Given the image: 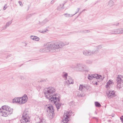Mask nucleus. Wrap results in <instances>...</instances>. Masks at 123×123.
<instances>
[{
	"label": "nucleus",
	"instance_id": "1",
	"mask_svg": "<svg viewBox=\"0 0 123 123\" xmlns=\"http://www.w3.org/2000/svg\"><path fill=\"white\" fill-rule=\"evenodd\" d=\"M13 109L10 108L7 105H5L2 106L0 109V113L2 116L7 117L8 115L11 114L13 112Z\"/></svg>",
	"mask_w": 123,
	"mask_h": 123
},
{
	"label": "nucleus",
	"instance_id": "2",
	"mask_svg": "<svg viewBox=\"0 0 123 123\" xmlns=\"http://www.w3.org/2000/svg\"><path fill=\"white\" fill-rule=\"evenodd\" d=\"M55 91L54 87H49L44 89V93L46 97L49 99L52 95L54 94Z\"/></svg>",
	"mask_w": 123,
	"mask_h": 123
},
{
	"label": "nucleus",
	"instance_id": "3",
	"mask_svg": "<svg viewBox=\"0 0 123 123\" xmlns=\"http://www.w3.org/2000/svg\"><path fill=\"white\" fill-rule=\"evenodd\" d=\"M52 46H53L54 50L62 48L64 46V42L61 41H56L51 42Z\"/></svg>",
	"mask_w": 123,
	"mask_h": 123
},
{
	"label": "nucleus",
	"instance_id": "4",
	"mask_svg": "<svg viewBox=\"0 0 123 123\" xmlns=\"http://www.w3.org/2000/svg\"><path fill=\"white\" fill-rule=\"evenodd\" d=\"M51 43H50L46 45L45 47L39 50V51L41 52H48L50 51H52L54 50L53 46H52Z\"/></svg>",
	"mask_w": 123,
	"mask_h": 123
},
{
	"label": "nucleus",
	"instance_id": "5",
	"mask_svg": "<svg viewBox=\"0 0 123 123\" xmlns=\"http://www.w3.org/2000/svg\"><path fill=\"white\" fill-rule=\"evenodd\" d=\"M30 121L28 112L26 111H25L23 113L22 119L20 120V122L21 123H26Z\"/></svg>",
	"mask_w": 123,
	"mask_h": 123
},
{
	"label": "nucleus",
	"instance_id": "6",
	"mask_svg": "<svg viewBox=\"0 0 123 123\" xmlns=\"http://www.w3.org/2000/svg\"><path fill=\"white\" fill-rule=\"evenodd\" d=\"M49 100L52 102L54 103H55L56 102H59L60 101L59 97L58 94L56 93L52 95Z\"/></svg>",
	"mask_w": 123,
	"mask_h": 123
},
{
	"label": "nucleus",
	"instance_id": "7",
	"mask_svg": "<svg viewBox=\"0 0 123 123\" xmlns=\"http://www.w3.org/2000/svg\"><path fill=\"white\" fill-rule=\"evenodd\" d=\"M107 97L109 98H111L114 97L115 93L114 91L109 90L106 92Z\"/></svg>",
	"mask_w": 123,
	"mask_h": 123
},
{
	"label": "nucleus",
	"instance_id": "8",
	"mask_svg": "<svg viewBox=\"0 0 123 123\" xmlns=\"http://www.w3.org/2000/svg\"><path fill=\"white\" fill-rule=\"evenodd\" d=\"M77 68H78L80 70H85V69L87 67L86 66L82 64L79 63L77 65Z\"/></svg>",
	"mask_w": 123,
	"mask_h": 123
},
{
	"label": "nucleus",
	"instance_id": "9",
	"mask_svg": "<svg viewBox=\"0 0 123 123\" xmlns=\"http://www.w3.org/2000/svg\"><path fill=\"white\" fill-rule=\"evenodd\" d=\"M53 108V106L48 107V108L49 110L47 111V112L49 111L50 114L51 113L52 115V117L54 116V110Z\"/></svg>",
	"mask_w": 123,
	"mask_h": 123
},
{
	"label": "nucleus",
	"instance_id": "10",
	"mask_svg": "<svg viewBox=\"0 0 123 123\" xmlns=\"http://www.w3.org/2000/svg\"><path fill=\"white\" fill-rule=\"evenodd\" d=\"M22 101L21 102V104L25 103L27 101V95L25 94L24 96L22 97Z\"/></svg>",
	"mask_w": 123,
	"mask_h": 123
},
{
	"label": "nucleus",
	"instance_id": "11",
	"mask_svg": "<svg viewBox=\"0 0 123 123\" xmlns=\"http://www.w3.org/2000/svg\"><path fill=\"white\" fill-rule=\"evenodd\" d=\"M68 78L67 79V81H66V83L68 84H73L74 83V81L73 79L70 77H68Z\"/></svg>",
	"mask_w": 123,
	"mask_h": 123
},
{
	"label": "nucleus",
	"instance_id": "12",
	"mask_svg": "<svg viewBox=\"0 0 123 123\" xmlns=\"http://www.w3.org/2000/svg\"><path fill=\"white\" fill-rule=\"evenodd\" d=\"M12 20L11 21H8L7 22L5 27L3 28V30H5L12 23Z\"/></svg>",
	"mask_w": 123,
	"mask_h": 123
},
{
	"label": "nucleus",
	"instance_id": "13",
	"mask_svg": "<svg viewBox=\"0 0 123 123\" xmlns=\"http://www.w3.org/2000/svg\"><path fill=\"white\" fill-rule=\"evenodd\" d=\"M121 77V75H118L117 77L116 80L117 83H121V82L122 81Z\"/></svg>",
	"mask_w": 123,
	"mask_h": 123
},
{
	"label": "nucleus",
	"instance_id": "14",
	"mask_svg": "<svg viewBox=\"0 0 123 123\" xmlns=\"http://www.w3.org/2000/svg\"><path fill=\"white\" fill-rule=\"evenodd\" d=\"M83 55L86 56H90V50H84L83 52Z\"/></svg>",
	"mask_w": 123,
	"mask_h": 123
},
{
	"label": "nucleus",
	"instance_id": "15",
	"mask_svg": "<svg viewBox=\"0 0 123 123\" xmlns=\"http://www.w3.org/2000/svg\"><path fill=\"white\" fill-rule=\"evenodd\" d=\"M59 102H56L55 103H54V104H55V106L57 110L60 108V107L61 105V104Z\"/></svg>",
	"mask_w": 123,
	"mask_h": 123
},
{
	"label": "nucleus",
	"instance_id": "16",
	"mask_svg": "<svg viewBox=\"0 0 123 123\" xmlns=\"http://www.w3.org/2000/svg\"><path fill=\"white\" fill-rule=\"evenodd\" d=\"M19 97L17 98H15L13 99V102H15L16 103H18L19 104H21V102H20L19 100Z\"/></svg>",
	"mask_w": 123,
	"mask_h": 123
},
{
	"label": "nucleus",
	"instance_id": "17",
	"mask_svg": "<svg viewBox=\"0 0 123 123\" xmlns=\"http://www.w3.org/2000/svg\"><path fill=\"white\" fill-rule=\"evenodd\" d=\"M96 74L91 75H89L88 76V78L90 80H91L93 78H96Z\"/></svg>",
	"mask_w": 123,
	"mask_h": 123
},
{
	"label": "nucleus",
	"instance_id": "18",
	"mask_svg": "<svg viewBox=\"0 0 123 123\" xmlns=\"http://www.w3.org/2000/svg\"><path fill=\"white\" fill-rule=\"evenodd\" d=\"M49 21V20L48 19L46 18L42 22H40V24L42 25H44L46 23Z\"/></svg>",
	"mask_w": 123,
	"mask_h": 123
},
{
	"label": "nucleus",
	"instance_id": "19",
	"mask_svg": "<svg viewBox=\"0 0 123 123\" xmlns=\"http://www.w3.org/2000/svg\"><path fill=\"white\" fill-rule=\"evenodd\" d=\"M115 33H123V29H117V32H115Z\"/></svg>",
	"mask_w": 123,
	"mask_h": 123
},
{
	"label": "nucleus",
	"instance_id": "20",
	"mask_svg": "<svg viewBox=\"0 0 123 123\" xmlns=\"http://www.w3.org/2000/svg\"><path fill=\"white\" fill-rule=\"evenodd\" d=\"M63 15L66 17L69 18V17H72L74 15V14L72 15L66 13L64 14Z\"/></svg>",
	"mask_w": 123,
	"mask_h": 123
},
{
	"label": "nucleus",
	"instance_id": "21",
	"mask_svg": "<svg viewBox=\"0 0 123 123\" xmlns=\"http://www.w3.org/2000/svg\"><path fill=\"white\" fill-rule=\"evenodd\" d=\"M114 5V3L113 1L111 0L109 2L108 5L110 7Z\"/></svg>",
	"mask_w": 123,
	"mask_h": 123
},
{
	"label": "nucleus",
	"instance_id": "22",
	"mask_svg": "<svg viewBox=\"0 0 123 123\" xmlns=\"http://www.w3.org/2000/svg\"><path fill=\"white\" fill-rule=\"evenodd\" d=\"M96 78L97 79H99L101 80H103L102 77L100 75H99L98 74H96Z\"/></svg>",
	"mask_w": 123,
	"mask_h": 123
},
{
	"label": "nucleus",
	"instance_id": "23",
	"mask_svg": "<svg viewBox=\"0 0 123 123\" xmlns=\"http://www.w3.org/2000/svg\"><path fill=\"white\" fill-rule=\"evenodd\" d=\"M65 2L64 4H63V6L62 7V6L61 5H60V6H59L57 8V10H61L62 9H63L64 8V7H63V6L64 5L65 3Z\"/></svg>",
	"mask_w": 123,
	"mask_h": 123
},
{
	"label": "nucleus",
	"instance_id": "24",
	"mask_svg": "<svg viewBox=\"0 0 123 123\" xmlns=\"http://www.w3.org/2000/svg\"><path fill=\"white\" fill-rule=\"evenodd\" d=\"M63 74H64L63 75V77L65 78V80L66 79H67V77L68 75V73L65 72H63Z\"/></svg>",
	"mask_w": 123,
	"mask_h": 123
},
{
	"label": "nucleus",
	"instance_id": "25",
	"mask_svg": "<svg viewBox=\"0 0 123 123\" xmlns=\"http://www.w3.org/2000/svg\"><path fill=\"white\" fill-rule=\"evenodd\" d=\"M86 87V86L80 85L79 87V90L80 91H82L83 89H84Z\"/></svg>",
	"mask_w": 123,
	"mask_h": 123
},
{
	"label": "nucleus",
	"instance_id": "26",
	"mask_svg": "<svg viewBox=\"0 0 123 123\" xmlns=\"http://www.w3.org/2000/svg\"><path fill=\"white\" fill-rule=\"evenodd\" d=\"M95 106L97 107H100L101 106L100 104L98 102H95Z\"/></svg>",
	"mask_w": 123,
	"mask_h": 123
},
{
	"label": "nucleus",
	"instance_id": "27",
	"mask_svg": "<svg viewBox=\"0 0 123 123\" xmlns=\"http://www.w3.org/2000/svg\"><path fill=\"white\" fill-rule=\"evenodd\" d=\"M95 52H96V51H94L93 50V51H91L90 50V56L92 55L93 54H94L95 53Z\"/></svg>",
	"mask_w": 123,
	"mask_h": 123
},
{
	"label": "nucleus",
	"instance_id": "28",
	"mask_svg": "<svg viewBox=\"0 0 123 123\" xmlns=\"http://www.w3.org/2000/svg\"><path fill=\"white\" fill-rule=\"evenodd\" d=\"M67 117H69L71 116V114L69 111H67L66 115L65 114Z\"/></svg>",
	"mask_w": 123,
	"mask_h": 123
},
{
	"label": "nucleus",
	"instance_id": "29",
	"mask_svg": "<svg viewBox=\"0 0 123 123\" xmlns=\"http://www.w3.org/2000/svg\"><path fill=\"white\" fill-rule=\"evenodd\" d=\"M112 83V82L110 80H109L108 82L106 84V87L107 88H108V87L110 85V84H111Z\"/></svg>",
	"mask_w": 123,
	"mask_h": 123
},
{
	"label": "nucleus",
	"instance_id": "30",
	"mask_svg": "<svg viewBox=\"0 0 123 123\" xmlns=\"http://www.w3.org/2000/svg\"><path fill=\"white\" fill-rule=\"evenodd\" d=\"M117 32V29H115L111 30V31L110 33L111 34H117V33H115V32Z\"/></svg>",
	"mask_w": 123,
	"mask_h": 123
},
{
	"label": "nucleus",
	"instance_id": "31",
	"mask_svg": "<svg viewBox=\"0 0 123 123\" xmlns=\"http://www.w3.org/2000/svg\"><path fill=\"white\" fill-rule=\"evenodd\" d=\"M39 37L36 36H34L33 40H34L36 41H39Z\"/></svg>",
	"mask_w": 123,
	"mask_h": 123
},
{
	"label": "nucleus",
	"instance_id": "32",
	"mask_svg": "<svg viewBox=\"0 0 123 123\" xmlns=\"http://www.w3.org/2000/svg\"><path fill=\"white\" fill-rule=\"evenodd\" d=\"M86 63L88 64H91L92 63V62L91 61L87 60L86 61Z\"/></svg>",
	"mask_w": 123,
	"mask_h": 123
},
{
	"label": "nucleus",
	"instance_id": "33",
	"mask_svg": "<svg viewBox=\"0 0 123 123\" xmlns=\"http://www.w3.org/2000/svg\"><path fill=\"white\" fill-rule=\"evenodd\" d=\"M69 117H67L66 116V117L64 119V120H63V121H64V122H68V121L69 120L68 119V118Z\"/></svg>",
	"mask_w": 123,
	"mask_h": 123
},
{
	"label": "nucleus",
	"instance_id": "34",
	"mask_svg": "<svg viewBox=\"0 0 123 123\" xmlns=\"http://www.w3.org/2000/svg\"><path fill=\"white\" fill-rule=\"evenodd\" d=\"M48 30L47 29H46V30L45 31H38L40 33H44L45 32H47V31H48Z\"/></svg>",
	"mask_w": 123,
	"mask_h": 123
},
{
	"label": "nucleus",
	"instance_id": "35",
	"mask_svg": "<svg viewBox=\"0 0 123 123\" xmlns=\"http://www.w3.org/2000/svg\"><path fill=\"white\" fill-rule=\"evenodd\" d=\"M117 87L118 89H120L121 88L120 83H117Z\"/></svg>",
	"mask_w": 123,
	"mask_h": 123
},
{
	"label": "nucleus",
	"instance_id": "36",
	"mask_svg": "<svg viewBox=\"0 0 123 123\" xmlns=\"http://www.w3.org/2000/svg\"><path fill=\"white\" fill-rule=\"evenodd\" d=\"M39 123H46L45 120L44 119H41Z\"/></svg>",
	"mask_w": 123,
	"mask_h": 123
},
{
	"label": "nucleus",
	"instance_id": "37",
	"mask_svg": "<svg viewBox=\"0 0 123 123\" xmlns=\"http://www.w3.org/2000/svg\"><path fill=\"white\" fill-rule=\"evenodd\" d=\"M70 68H77V65L76 66L75 65H72L70 66Z\"/></svg>",
	"mask_w": 123,
	"mask_h": 123
},
{
	"label": "nucleus",
	"instance_id": "38",
	"mask_svg": "<svg viewBox=\"0 0 123 123\" xmlns=\"http://www.w3.org/2000/svg\"><path fill=\"white\" fill-rule=\"evenodd\" d=\"M102 48V46L101 45H100L99 46H97L96 47V48L97 49H101Z\"/></svg>",
	"mask_w": 123,
	"mask_h": 123
},
{
	"label": "nucleus",
	"instance_id": "39",
	"mask_svg": "<svg viewBox=\"0 0 123 123\" xmlns=\"http://www.w3.org/2000/svg\"><path fill=\"white\" fill-rule=\"evenodd\" d=\"M90 32V31L89 30H85V33H89Z\"/></svg>",
	"mask_w": 123,
	"mask_h": 123
},
{
	"label": "nucleus",
	"instance_id": "40",
	"mask_svg": "<svg viewBox=\"0 0 123 123\" xmlns=\"http://www.w3.org/2000/svg\"><path fill=\"white\" fill-rule=\"evenodd\" d=\"M64 46L66 45H68L69 44V43L68 42H65V43L64 42Z\"/></svg>",
	"mask_w": 123,
	"mask_h": 123
},
{
	"label": "nucleus",
	"instance_id": "41",
	"mask_svg": "<svg viewBox=\"0 0 123 123\" xmlns=\"http://www.w3.org/2000/svg\"><path fill=\"white\" fill-rule=\"evenodd\" d=\"M77 96L78 97H82L83 96L82 95H81V94H78L77 95Z\"/></svg>",
	"mask_w": 123,
	"mask_h": 123
},
{
	"label": "nucleus",
	"instance_id": "42",
	"mask_svg": "<svg viewBox=\"0 0 123 123\" xmlns=\"http://www.w3.org/2000/svg\"><path fill=\"white\" fill-rule=\"evenodd\" d=\"M34 36H30V38L31 39H32L33 40L34 38Z\"/></svg>",
	"mask_w": 123,
	"mask_h": 123
},
{
	"label": "nucleus",
	"instance_id": "43",
	"mask_svg": "<svg viewBox=\"0 0 123 123\" xmlns=\"http://www.w3.org/2000/svg\"><path fill=\"white\" fill-rule=\"evenodd\" d=\"M120 119L122 121L123 123V116H122L120 117Z\"/></svg>",
	"mask_w": 123,
	"mask_h": 123
},
{
	"label": "nucleus",
	"instance_id": "44",
	"mask_svg": "<svg viewBox=\"0 0 123 123\" xmlns=\"http://www.w3.org/2000/svg\"><path fill=\"white\" fill-rule=\"evenodd\" d=\"M80 32L82 33H85V30L80 31Z\"/></svg>",
	"mask_w": 123,
	"mask_h": 123
},
{
	"label": "nucleus",
	"instance_id": "45",
	"mask_svg": "<svg viewBox=\"0 0 123 123\" xmlns=\"http://www.w3.org/2000/svg\"><path fill=\"white\" fill-rule=\"evenodd\" d=\"M55 2L54 0H52L51 2L50 3L52 4H53Z\"/></svg>",
	"mask_w": 123,
	"mask_h": 123
},
{
	"label": "nucleus",
	"instance_id": "46",
	"mask_svg": "<svg viewBox=\"0 0 123 123\" xmlns=\"http://www.w3.org/2000/svg\"><path fill=\"white\" fill-rule=\"evenodd\" d=\"M6 5L5 6H4V8H3V10H5L7 8V7H6V5Z\"/></svg>",
	"mask_w": 123,
	"mask_h": 123
},
{
	"label": "nucleus",
	"instance_id": "47",
	"mask_svg": "<svg viewBox=\"0 0 123 123\" xmlns=\"http://www.w3.org/2000/svg\"><path fill=\"white\" fill-rule=\"evenodd\" d=\"M20 78L21 79L23 80L24 79V77L23 76H22Z\"/></svg>",
	"mask_w": 123,
	"mask_h": 123
},
{
	"label": "nucleus",
	"instance_id": "48",
	"mask_svg": "<svg viewBox=\"0 0 123 123\" xmlns=\"http://www.w3.org/2000/svg\"><path fill=\"white\" fill-rule=\"evenodd\" d=\"M18 3L20 6H21L22 5V3L21 1H19L18 2Z\"/></svg>",
	"mask_w": 123,
	"mask_h": 123
},
{
	"label": "nucleus",
	"instance_id": "49",
	"mask_svg": "<svg viewBox=\"0 0 123 123\" xmlns=\"http://www.w3.org/2000/svg\"><path fill=\"white\" fill-rule=\"evenodd\" d=\"M22 99V97L19 98V101H20V102L22 101V100L21 99Z\"/></svg>",
	"mask_w": 123,
	"mask_h": 123
},
{
	"label": "nucleus",
	"instance_id": "50",
	"mask_svg": "<svg viewBox=\"0 0 123 123\" xmlns=\"http://www.w3.org/2000/svg\"><path fill=\"white\" fill-rule=\"evenodd\" d=\"M0 54L2 55H3L4 54L3 52L2 51H0Z\"/></svg>",
	"mask_w": 123,
	"mask_h": 123
},
{
	"label": "nucleus",
	"instance_id": "51",
	"mask_svg": "<svg viewBox=\"0 0 123 123\" xmlns=\"http://www.w3.org/2000/svg\"><path fill=\"white\" fill-rule=\"evenodd\" d=\"M61 123H67L66 122L63 121L61 122Z\"/></svg>",
	"mask_w": 123,
	"mask_h": 123
},
{
	"label": "nucleus",
	"instance_id": "52",
	"mask_svg": "<svg viewBox=\"0 0 123 123\" xmlns=\"http://www.w3.org/2000/svg\"><path fill=\"white\" fill-rule=\"evenodd\" d=\"M33 14L32 13L31 14L29 15V17H30L32 15H33Z\"/></svg>",
	"mask_w": 123,
	"mask_h": 123
},
{
	"label": "nucleus",
	"instance_id": "53",
	"mask_svg": "<svg viewBox=\"0 0 123 123\" xmlns=\"http://www.w3.org/2000/svg\"><path fill=\"white\" fill-rule=\"evenodd\" d=\"M80 9V8H78L77 9V11L78 12L79 11Z\"/></svg>",
	"mask_w": 123,
	"mask_h": 123
},
{
	"label": "nucleus",
	"instance_id": "54",
	"mask_svg": "<svg viewBox=\"0 0 123 123\" xmlns=\"http://www.w3.org/2000/svg\"><path fill=\"white\" fill-rule=\"evenodd\" d=\"M95 84H96V85H98V83L97 82H96L95 83Z\"/></svg>",
	"mask_w": 123,
	"mask_h": 123
},
{
	"label": "nucleus",
	"instance_id": "55",
	"mask_svg": "<svg viewBox=\"0 0 123 123\" xmlns=\"http://www.w3.org/2000/svg\"><path fill=\"white\" fill-rule=\"evenodd\" d=\"M119 25V23H118L117 24V25H117H117Z\"/></svg>",
	"mask_w": 123,
	"mask_h": 123
},
{
	"label": "nucleus",
	"instance_id": "56",
	"mask_svg": "<svg viewBox=\"0 0 123 123\" xmlns=\"http://www.w3.org/2000/svg\"><path fill=\"white\" fill-rule=\"evenodd\" d=\"M78 12L77 11V12H76L75 13V14H74V15L75 14H76L78 13Z\"/></svg>",
	"mask_w": 123,
	"mask_h": 123
},
{
	"label": "nucleus",
	"instance_id": "57",
	"mask_svg": "<svg viewBox=\"0 0 123 123\" xmlns=\"http://www.w3.org/2000/svg\"><path fill=\"white\" fill-rule=\"evenodd\" d=\"M93 118H94H94L96 119V117H93Z\"/></svg>",
	"mask_w": 123,
	"mask_h": 123
},
{
	"label": "nucleus",
	"instance_id": "58",
	"mask_svg": "<svg viewBox=\"0 0 123 123\" xmlns=\"http://www.w3.org/2000/svg\"><path fill=\"white\" fill-rule=\"evenodd\" d=\"M28 18V16H27V17H26V18L27 19Z\"/></svg>",
	"mask_w": 123,
	"mask_h": 123
},
{
	"label": "nucleus",
	"instance_id": "59",
	"mask_svg": "<svg viewBox=\"0 0 123 123\" xmlns=\"http://www.w3.org/2000/svg\"><path fill=\"white\" fill-rule=\"evenodd\" d=\"M81 12L79 15L78 16L81 14Z\"/></svg>",
	"mask_w": 123,
	"mask_h": 123
},
{
	"label": "nucleus",
	"instance_id": "60",
	"mask_svg": "<svg viewBox=\"0 0 123 123\" xmlns=\"http://www.w3.org/2000/svg\"><path fill=\"white\" fill-rule=\"evenodd\" d=\"M85 9H84V10H83V11H85Z\"/></svg>",
	"mask_w": 123,
	"mask_h": 123
},
{
	"label": "nucleus",
	"instance_id": "61",
	"mask_svg": "<svg viewBox=\"0 0 123 123\" xmlns=\"http://www.w3.org/2000/svg\"><path fill=\"white\" fill-rule=\"evenodd\" d=\"M95 113L96 114H97V113L96 112H95Z\"/></svg>",
	"mask_w": 123,
	"mask_h": 123
},
{
	"label": "nucleus",
	"instance_id": "62",
	"mask_svg": "<svg viewBox=\"0 0 123 123\" xmlns=\"http://www.w3.org/2000/svg\"><path fill=\"white\" fill-rule=\"evenodd\" d=\"M31 61V60H30L29 61Z\"/></svg>",
	"mask_w": 123,
	"mask_h": 123
},
{
	"label": "nucleus",
	"instance_id": "63",
	"mask_svg": "<svg viewBox=\"0 0 123 123\" xmlns=\"http://www.w3.org/2000/svg\"><path fill=\"white\" fill-rule=\"evenodd\" d=\"M87 0H85V1H87Z\"/></svg>",
	"mask_w": 123,
	"mask_h": 123
},
{
	"label": "nucleus",
	"instance_id": "64",
	"mask_svg": "<svg viewBox=\"0 0 123 123\" xmlns=\"http://www.w3.org/2000/svg\"><path fill=\"white\" fill-rule=\"evenodd\" d=\"M87 72H88V70H87Z\"/></svg>",
	"mask_w": 123,
	"mask_h": 123
}]
</instances>
